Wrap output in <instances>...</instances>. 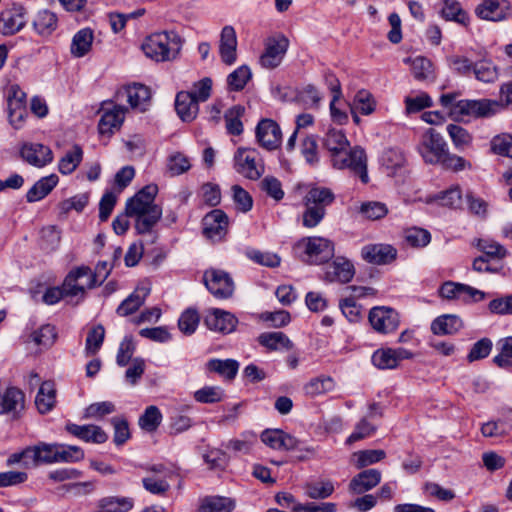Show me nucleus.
I'll list each match as a JSON object with an SVG mask.
<instances>
[{
    "label": "nucleus",
    "instance_id": "nucleus-29",
    "mask_svg": "<svg viewBox=\"0 0 512 512\" xmlns=\"http://www.w3.org/2000/svg\"><path fill=\"white\" fill-rule=\"evenodd\" d=\"M336 387L335 380L325 374L312 377L303 385V393L308 398H317L332 392Z\"/></svg>",
    "mask_w": 512,
    "mask_h": 512
},
{
    "label": "nucleus",
    "instance_id": "nucleus-43",
    "mask_svg": "<svg viewBox=\"0 0 512 512\" xmlns=\"http://www.w3.org/2000/svg\"><path fill=\"white\" fill-rule=\"evenodd\" d=\"M245 108L242 105H234L224 113L225 127L229 134L240 135L243 132L241 121Z\"/></svg>",
    "mask_w": 512,
    "mask_h": 512
},
{
    "label": "nucleus",
    "instance_id": "nucleus-32",
    "mask_svg": "<svg viewBox=\"0 0 512 512\" xmlns=\"http://www.w3.org/2000/svg\"><path fill=\"white\" fill-rule=\"evenodd\" d=\"M463 327L461 318L454 314H444L435 318L431 323L434 335H454Z\"/></svg>",
    "mask_w": 512,
    "mask_h": 512
},
{
    "label": "nucleus",
    "instance_id": "nucleus-56",
    "mask_svg": "<svg viewBox=\"0 0 512 512\" xmlns=\"http://www.w3.org/2000/svg\"><path fill=\"white\" fill-rule=\"evenodd\" d=\"M105 337V329L99 324L94 326L87 335L85 352L88 356L95 355L101 348Z\"/></svg>",
    "mask_w": 512,
    "mask_h": 512
},
{
    "label": "nucleus",
    "instance_id": "nucleus-55",
    "mask_svg": "<svg viewBox=\"0 0 512 512\" xmlns=\"http://www.w3.org/2000/svg\"><path fill=\"white\" fill-rule=\"evenodd\" d=\"M224 390L219 386H204L194 392V399L199 403L213 404L224 399Z\"/></svg>",
    "mask_w": 512,
    "mask_h": 512
},
{
    "label": "nucleus",
    "instance_id": "nucleus-34",
    "mask_svg": "<svg viewBox=\"0 0 512 512\" xmlns=\"http://www.w3.org/2000/svg\"><path fill=\"white\" fill-rule=\"evenodd\" d=\"M32 25L38 35L47 37L56 30L58 19L54 12L44 9L38 11L33 19Z\"/></svg>",
    "mask_w": 512,
    "mask_h": 512
},
{
    "label": "nucleus",
    "instance_id": "nucleus-17",
    "mask_svg": "<svg viewBox=\"0 0 512 512\" xmlns=\"http://www.w3.org/2000/svg\"><path fill=\"white\" fill-rule=\"evenodd\" d=\"M204 324L211 331L230 334L235 331L238 319L230 312L212 308L207 311Z\"/></svg>",
    "mask_w": 512,
    "mask_h": 512
},
{
    "label": "nucleus",
    "instance_id": "nucleus-46",
    "mask_svg": "<svg viewBox=\"0 0 512 512\" xmlns=\"http://www.w3.org/2000/svg\"><path fill=\"white\" fill-rule=\"evenodd\" d=\"M405 162L403 152L397 148L386 149L381 157V164L389 175H393L398 169L402 168Z\"/></svg>",
    "mask_w": 512,
    "mask_h": 512
},
{
    "label": "nucleus",
    "instance_id": "nucleus-15",
    "mask_svg": "<svg viewBox=\"0 0 512 512\" xmlns=\"http://www.w3.org/2000/svg\"><path fill=\"white\" fill-rule=\"evenodd\" d=\"M256 150L239 148L235 154V167L238 173L248 179L257 180L264 173V167L256 162Z\"/></svg>",
    "mask_w": 512,
    "mask_h": 512
},
{
    "label": "nucleus",
    "instance_id": "nucleus-60",
    "mask_svg": "<svg viewBox=\"0 0 512 512\" xmlns=\"http://www.w3.org/2000/svg\"><path fill=\"white\" fill-rule=\"evenodd\" d=\"M352 107L363 115L373 113L375 110V101L372 94L365 89L359 90L354 97Z\"/></svg>",
    "mask_w": 512,
    "mask_h": 512
},
{
    "label": "nucleus",
    "instance_id": "nucleus-37",
    "mask_svg": "<svg viewBox=\"0 0 512 512\" xmlns=\"http://www.w3.org/2000/svg\"><path fill=\"white\" fill-rule=\"evenodd\" d=\"M94 35L89 28L79 30L72 38L70 51L76 58L85 56L91 49Z\"/></svg>",
    "mask_w": 512,
    "mask_h": 512
},
{
    "label": "nucleus",
    "instance_id": "nucleus-21",
    "mask_svg": "<svg viewBox=\"0 0 512 512\" xmlns=\"http://www.w3.org/2000/svg\"><path fill=\"white\" fill-rule=\"evenodd\" d=\"M20 156L28 164L44 167L53 160L51 149L40 143L25 142L20 148Z\"/></svg>",
    "mask_w": 512,
    "mask_h": 512
},
{
    "label": "nucleus",
    "instance_id": "nucleus-1",
    "mask_svg": "<svg viewBox=\"0 0 512 512\" xmlns=\"http://www.w3.org/2000/svg\"><path fill=\"white\" fill-rule=\"evenodd\" d=\"M323 145L330 152L333 167L348 168L360 178L363 184L369 182L367 157L364 149L358 146L348 149L349 141L342 131L329 129L323 138Z\"/></svg>",
    "mask_w": 512,
    "mask_h": 512
},
{
    "label": "nucleus",
    "instance_id": "nucleus-5",
    "mask_svg": "<svg viewBox=\"0 0 512 512\" xmlns=\"http://www.w3.org/2000/svg\"><path fill=\"white\" fill-rule=\"evenodd\" d=\"M296 248L301 250V258L308 264H323L334 257V244L324 237H305L296 244Z\"/></svg>",
    "mask_w": 512,
    "mask_h": 512
},
{
    "label": "nucleus",
    "instance_id": "nucleus-26",
    "mask_svg": "<svg viewBox=\"0 0 512 512\" xmlns=\"http://www.w3.org/2000/svg\"><path fill=\"white\" fill-rule=\"evenodd\" d=\"M264 444L275 450H294L299 445V440L282 430H265L261 434Z\"/></svg>",
    "mask_w": 512,
    "mask_h": 512
},
{
    "label": "nucleus",
    "instance_id": "nucleus-57",
    "mask_svg": "<svg viewBox=\"0 0 512 512\" xmlns=\"http://www.w3.org/2000/svg\"><path fill=\"white\" fill-rule=\"evenodd\" d=\"M334 492L331 481L310 482L305 485V493L311 499H325Z\"/></svg>",
    "mask_w": 512,
    "mask_h": 512
},
{
    "label": "nucleus",
    "instance_id": "nucleus-58",
    "mask_svg": "<svg viewBox=\"0 0 512 512\" xmlns=\"http://www.w3.org/2000/svg\"><path fill=\"white\" fill-rule=\"evenodd\" d=\"M434 199L441 206L456 209L462 204V193L459 186H453L437 194Z\"/></svg>",
    "mask_w": 512,
    "mask_h": 512
},
{
    "label": "nucleus",
    "instance_id": "nucleus-42",
    "mask_svg": "<svg viewBox=\"0 0 512 512\" xmlns=\"http://www.w3.org/2000/svg\"><path fill=\"white\" fill-rule=\"evenodd\" d=\"M207 368L211 372H215L228 380H232L237 375L239 363L234 359H211L207 363Z\"/></svg>",
    "mask_w": 512,
    "mask_h": 512
},
{
    "label": "nucleus",
    "instance_id": "nucleus-53",
    "mask_svg": "<svg viewBox=\"0 0 512 512\" xmlns=\"http://www.w3.org/2000/svg\"><path fill=\"white\" fill-rule=\"evenodd\" d=\"M56 447V463L64 462H77L84 459V451L78 446L63 445L55 443Z\"/></svg>",
    "mask_w": 512,
    "mask_h": 512
},
{
    "label": "nucleus",
    "instance_id": "nucleus-52",
    "mask_svg": "<svg viewBox=\"0 0 512 512\" xmlns=\"http://www.w3.org/2000/svg\"><path fill=\"white\" fill-rule=\"evenodd\" d=\"M499 354L493 358V362L500 368L512 366V336L500 339L497 342Z\"/></svg>",
    "mask_w": 512,
    "mask_h": 512
},
{
    "label": "nucleus",
    "instance_id": "nucleus-38",
    "mask_svg": "<svg viewBox=\"0 0 512 512\" xmlns=\"http://www.w3.org/2000/svg\"><path fill=\"white\" fill-rule=\"evenodd\" d=\"M441 16L448 21H454L463 26L469 24V15L462 8L460 2L457 0H444L441 9Z\"/></svg>",
    "mask_w": 512,
    "mask_h": 512
},
{
    "label": "nucleus",
    "instance_id": "nucleus-54",
    "mask_svg": "<svg viewBox=\"0 0 512 512\" xmlns=\"http://www.w3.org/2000/svg\"><path fill=\"white\" fill-rule=\"evenodd\" d=\"M359 213L368 220H379L388 214L385 203L379 201L363 202L359 207Z\"/></svg>",
    "mask_w": 512,
    "mask_h": 512
},
{
    "label": "nucleus",
    "instance_id": "nucleus-19",
    "mask_svg": "<svg viewBox=\"0 0 512 512\" xmlns=\"http://www.w3.org/2000/svg\"><path fill=\"white\" fill-rule=\"evenodd\" d=\"M413 353L405 348H382L372 355V363L379 369H394L404 359H411Z\"/></svg>",
    "mask_w": 512,
    "mask_h": 512
},
{
    "label": "nucleus",
    "instance_id": "nucleus-59",
    "mask_svg": "<svg viewBox=\"0 0 512 512\" xmlns=\"http://www.w3.org/2000/svg\"><path fill=\"white\" fill-rule=\"evenodd\" d=\"M447 132L454 146L459 150H464L472 142V136L460 125L449 124L447 126Z\"/></svg>",
    "mask_w": 512,
    "mask_h": 512
},
{
    "label": "nucleus",
    "instance_id": "nucleus-41",
    "mask_svg": "<svg viewBox=\"0 0 512 512\" xmlns=\"http://www.w3.org/2000/svg\"><path fill=\"white\" fill-rule=\"evenodd\" d=\"M134 506L130 497L108 496L98 501V507L104 512H129Z\"/></svg>",
    "mask_w": 512,
    "mask_h": 512
},
{
    "label": "nucleus",
    "instance_id": "nucleus-20",
    "mask_svg": "<svg viewBox=\"0 0 512 512\" xmlns=\"http://www.w3.org/2000/svg\"><path fill=\"white\" fill-rule=\"evenodd\" d=\"M228 216L220 209H214L203 218V233L211 240H221L227 232Z\"/></svg>",
    "mask_w": 512,
    "mask_h": 512
},
{
    "label": "nucleus",
    "instance_id": "nucleus-36",
    "mask_svg": "<svg viewBox=\"0 0 512 512\" xmlns=\"http://www.w3.org/2000/svg\"><path fill=\"white\" fill-rule=\"evenodd\" d=\"M457 95L455 93L443 94L440 97V103L446 108H450V113L456 117L473 116L474 100H459L455 102Z\"/></svg>",
    "mask_w": 512,
    "mask_h": 512
},
{
    "label": "nucleus",
    "instance_id": "nucleus-45",
    "mask_svg": "<svg viewBox=\"0 0 512 512\" xmlns=\"http://www.w3.org/2000/svg\"><path fill=\"white\" fill-rule=\"evenodd\" d=\"M57 339V331L54 325L45 324L39 329L31 332L28 340L34 342L37 346H42L46 349L53 346Z\"/></svg>",
    "mask_w": 512,
    "mask_h": 512
},
{
    "label": "nucleus",
    "instance_id": "nucleus-2",
    "mask_svg": "<svg viewBox=\"0 0 512 512\" xmlns=\"http://www.w3.org/2000/svg\"><path fill=\"white\" fill-rule=\"evenodd\" d=\"M158 187L149 184L128 199L125 212L130 217H135V229L138 234L152 231L162 216V208L155 204Z\"/></svg>",
    "mask_w": 512,
    "mask_h": 512
},
{
    "label": "nucleus",
    "instance_id": "nucleus-44",
    "mask_svg": "<svg viewBox=\"0 0 512 512\" xmlns=\"http://www.w3.org/2000/svg\"><path fill=\"white\" fill-rule=\"evenodd\" d=\"M235 507L232 499L222 496H210L202 500L199 512H231Z\"/></svg>",
    "mask_w": 512,
    "mask_h": 512
},
{
    "label": "nucleus",
    "instance_id": "nucleus-7",
    "mask_svg": "<svg viewBox=\"0 0 512 512\" xmlns=\"http://www.w3.org/2000/svg\"><path fill=\"white\" fill-rule=\"evenodd\" d=\"M418 151L426 163L437 164L447 151V144L440 133L430 128L422 135Z\"/></svg>",
    "mask_w": 512,
    "mask_h": 512
},
{
    "label": "nucleus",
    "instance_id": "nucleus-61",
    "mask_svg": "<svg viewBox=\"0 0 512 512\" xmlns=\"http://www.w3.org/2000/svg\"><path fill=\"white\" fill-rule=\"evenodd\" d=\"M89 202L87 193L77 194L59 203L58 207L61 214H68L71 210L82 212Z\"/></svg>",
    "mask_w": 512,
    "mask_h": 512
},
{
    "label": "nucleus",
    "instance_id": "nucleus-39",
    "mask_svg": "<svg viewBox=\"0 0 512 512\" xmlns=\"http://www.w3.org/2000/svg\"><path fill=\"white\" fill-rule=\"evenodd\" d=\"M56 444H48L45 442H40L35 446H30L31 452V461L34 465H39L41 463L44 464H53L56 463Z\"/></svg>",
    "mask_w": 512,
    "mask_h": 512
},
{
    "label": "nucleus",
    "instance_id": "nucleus-63",
    "mask_svg": "<svg viewBox=\"0 0 512 512\" xmlns=\"http://www.w3.org/2000/svg\"><path fill=\"white\" fill-rule=\"evenodd\" d=\"M199 320V314L196 310L187 309L181 314L178 320V327L184 334L191 335L195 332Z\"/></svg>",
    "mask_w": 512,
    "mask_h": 512
},
{
    "label": "nucleus",
    "instance_id": "nucleus-40",
    "mask_svg": "<svg viewBox=\"0 0 512 512\" xmlns=\"http://www.w3.org/2000/svg\"><path fill=\"white\" fill-rule=\"evenodd\" d=\"M258 342L269 350H289L293 344L283 332H265L259 335Z\"/></svg>",
    "mask_w": 512,
    "mask_h": 512
},
{
    "label": "nucleus",
    "instance_id": "nucleus-13",
    "mask_svg": "<svg viewBox=\"0 0 512 512\" xmlns=\"http://www.w3.org/2000/svg\"><path fill=\"white\" fill-rule=\"evenodd\" d=\"M442 298L448 300H462L464 302H480L486 298V293L470 285L447 281L439 289Z\"/></svg>",
    "mask_w": 512,
    "mask_h": 512
},
{
    "label": "nucleus",
    "instance_id": "nucleus-50",
    "mask_svg": "<svg viewBox=\"0 0 512 512\" xmlns=\"http://www.w3.org/2000/svg\"><path fill=\"white\" fill-rule=\"evenodd\" d=\"M162 421V414L157 406H148L144 413L140 416L138 424L147 431L154 432L157 430Z\"/></svg>",
    "mask_w": 512,
    "mask_h": 512
},
{
    "label": "nucleus",
    "instance_id": "nucleus-11",
    "mask_svg": "<svg viewBox=\"0 0 512 512\" xmlns=\"http://www.w3.org/2000/svg\"><path fill=\"white\" fill-rule=\"evenodd\" d=\"M115 98L119 103L126 101L132 109L144 112L150 104L151 93L145 85L135 83L119 89Z\"/></svg>",
    "mask_w": 512,
    "mask_h": 512
},
{
    "label": "nucleus",
    "instance_id": "nucleus-28",
    "mask_svg": "<svg viewBox=\"0 0 512 512\" xmlns=\"http://www.w3.org/2000/svg\"><path fill=\"white\" fill-rule=\"evenodd\" d=\"M355 274L353 264L343 258H337L328 267L325 272V279L329 282L348 283Z\"/></svg>",
    "mask_w": 512,
    "mask_h": 512
},
{
    "label": "nucleus",
    "instance_id": "nucleus-8",
    "mask_svg": "<svg viewBox=\"0 0 512 512\" xmlns=\"http://www.w3.org/2000/svg\"><path fill=\"white\" fill-rule=\"evenodd\" d=\"M203 281L206 288L216 298L227 299L234 292V282L231 276L224 270L208 269L204 272Z\"/></svg>",
    "mask_w": 512,
    "mask_h": 512
},
{
    "label": "nucleus",
    "instance_id": "nucleus-6",
    "mask_svg": "<svg viewBox=\"0 0 512 512\" xmlns=\"http://www.w3.org/2000/svg\"><path fill=\"white\" fill-rule=\"evenodd\" d=\"M98 286V280L89 267L82 266L72 270L64 279L62 287L66 296L84 297L86 289H92Z\"/></svg>",
    "mask_w": 512,
    "mask_h": 512
},
{
    "label": "nucleus",
    "instance_id": "nucleus-25",
    "mask_svg": "<svg viewBox=\"0 0 512 512\" xmlns=\"http://www.w3.org/2000/svg\"><path fill=\"white\" fill-rule=\"evenodd\" d=\"M65 428L67 432L85 442L102 444L108 439L107 433L97 425H77L74 423H68Z\"/></svg>",
    "mask_w": 512,
    "mask_h": 512
},
{
    "label": "nucleus",
    "instance_id": "nucleus-9",
    "mask_svg": "<svg viewBox=\"0 0 512 512\" xmlns=\"http://www.w3.org/2000/svg\"><path fill=\"white\" fill-rule=\"evenodd\" d=\"M27 23V11L20 4H12L0 13V33L13 36L20 32Z\"/></svg>",
    "mask_w": 512,
    "mask_h": 512
},
{
    "label": "nucleus",
    "instance_id": "nucleus-18",
    "mask_svg": "<svg viewBox=\"0 0 512 512\" xmlns=\"http://www.w3.org/2000/svg\"><path fill=\"white\" fill-rule=\"evenodd\" d=\"M397 250L389 244H367L361 249L363 260L374 265H386L396 259Z\"/></svg>",
    "mask_w": 512,
    "mask_h": 512
},
{
    "label": "nucleus",
    "instance_id": "nucleus-30",
    "mask_svg": "<svg viewBox=\"0 0 512 512\" xmlns=\"http://www.w3.org/2000/svg\"><path fill=\"white\" fill-rule=\"evenodd\" d=\"M175 109L184 122L194 120L199 111V105L191 92L181 91L176 95Z\"/></svg>",
    "mask_w": 512,
    "mask_h": 512
},
{
    "label": "nucleus",
    "instance_id": "nucleus-64",
    "mask_svg": "<svg viewBox=\"0 0 512 512\" xmlns=\"http://www.w3.org/2000/svg\"><path fill=\"white\" fill-rule=\"evenodd\" d=\"M491 149L495 154L512 159V136L509 134L495 136L491 141Z\"/></svg>",
    "mask_w": 512,
    "mask_h": 512
},
{
    "label": "nucleus",
    "instance_id": "nucleus-31",
    "mask_svg": "<svg viewBox=\"0 0 512 512\" xmlns=\"http://www.w3.org/2000/svg\"><path fill=\"white\" fill-rule=\"evenodd\" d=\"M381 481V472L377 469H367L357 474L351 480L349 489L355 494H362L377 486Z\"/></svg>",
    "mask_w": 512,
    "mask_h": 512
},
{
    "label": "nucleus",
    "instance_id": "nucleus-22",
    "mask_svg": "<svg viewBox=\"0 0 512 512\" xmlns=\"http://www.w3.org/2000/svg\"><path fill=\"white\" fill-rule=\"evenodd\" d=\"M25 408L24 393L16 387H8L0 392V414L11 415L18 418Z\"/></svg>",
    "mask_w": 512,
    "mask_h": 512
},
{
    "label": "nucleus",
    "instance_id": "nucleus-23",
    "mask_svg": "<svg viewBox=\"0 0 512 512\" xmlns=\"http://www.w3.org/2000/svg\"><path fill=\"white\" fill-rule=\"evenodd\" d=\"M127 108L121 104L114 105L111 109L104 110L98 123V130L101 135L111 136L115 130H118L124 119Z\"/></svg>",
    "mask_w": 512,
    "mask_h": 512
},
{
    "label": "nucleus",
    "instance_id": "nucleus-62",
    "mask_svg": "<svg viewBox=\"0 0 512 512\" xmlns=\"http://www.w3.org/2000/svg\"><path fill=\"white\" fill-rule=\"evenodd\" d=\"M377 426L371 423L367 418H362L356 425L353 432L347 438V443L352 444L359 440L370 437L376 432Z\"/></svg>",
    "mask_w": 512,
    "mask_h": 512
},
{
    "label": "nucleus",
    "instance_id": "nucleus-3",
    "mask_svg": "<svg viewBox=\"0 0 512 512\" xmlns=\"http://www.w3.org/2000/svg\"><path fill=\"white\" fill-rule=\"evenodd\" d=\"M183 42L176 31H162L147 37L142 50L147 57L157 62L171 61L180 53Z\"/></svg>",
    "mask_w": 512,
    "mask_h": 512
},
{
    "label": "nucleus",
    "instance_id": "nucleus-4",
    "mask_svg": "<svg viewBox=\"0 0 512 512\" xmlns=\"http://www.w3.org/2000/svg\"><path fill=\"white\" fill-rule=\"evenodd\" d=\"M335 200L331 189L313 187L303 198L305 210L302 214V224L306 228H314L320 224L326 215V208Z\"/></svg>",
    "mask_w": 512,
    "mask_h": 512
},
{
    "label": "nucleus",
    "instance_id": "nucleus-33",
    "mask_svg": "<svg viewBox=\"0 0 512 512\" xmlns=\"http://www.w3.org/2000/svg\"><path fill=\"white\" fill-rule=\"evenodd\" d=\"M59 178L56 174L39 179L27 192V202L33 203L45 198L58 184Z\"/></svg>",
    "mask_w": 512,
    "mask_h": 512
},
{
    "label": "nucleus",
    "instance_id": "nucleus-35",
    "mask_svg": "<svg viewBox=\"0 0 512 512\" xmlns=\"http://www.w3.org/2000/svg\"><path fill=\"white\" fill-rule=\"evenodd\" d=\"M56 403V389L51 381L41 384L35 398V405L41 414L50 412Z\"/></svg>",
    "mask_w": 512,
    "mask_h": 512
},
{
    "label": "nucleus",
    "instance_id": "nucleus-47",
    "mask_svg": "<svg viewBox=\"0 0 512 512\" xmlns=\"http://www.w3.org/2000/svg\"><path fill=\"white\" fill-rule=\"evenodd\" d=\"M83 151L80 146L75 145L59 161V172L68 175L71 174L81 163Z\"/></svg>",
    "mask_w": 512,
    "mask_h": 512
},
{
    "label": "nucleus",
    "instance_id": "nucleus-16",
    "mask_svg": "<svg viewBox=\"0 0 512 512\" xmlns=\"http://www.w3.org/2000/svg\"><path fill=\"white\" fill-rule=\"evenodd\" d=\"M289 46V40L284 35H277L268 38L266 42L265 52L260 58V63L263 67L273 69L277 67Z\"/></svg>",
    "mask_w": 512,
    "mask_h": 512
},
{
    "label": "nucleus",
    "instance_id": "nucleus-49",
    "mask_svg": "<svg viewBox=\"0 0 512 512\" xmlns=\"http://www.w3.org/2000/svg\"><path fill=\"white\" fill-rule=\"evenodd\" d=\"M473 73L477 80L491 83L498 78V69L490 60H481L474 63Z\"/></svg>",
    "mask_w": 512,
    "mask_h": 512
},
{
    "label": "nucleus",
    "instance_id": "nucleus-48",
    "mask_svg": "<svg viewBox=\"0 0 512 512\" xmlns=\"http://www.w3.org/2000/svg\"><path fill=\"white\" fill-rule=\"evenodd\" d=\"M473 116L490 117L504 109L502 100L479 99L474 100Z\"/></svg>",
    "mask_w": 512,
    "mask_h": 512
},
{
    "label": "nucleus",
    "instance_id": "nucleus-10",
    "mask_svg": "<svg viewBox=\"0 0 512 512\" xmlns=\"http://www.w3.org/2000/svg\"><path fill=\"white\" fill-rule=\"evenodd\" d=\"M257 143L267 151H275L282 143V131L280 126L272 119L260 120L255 128Z\"/></svg>",
    "mask_w": 512,
    "mask_h": 512
},
{
    "label": "nucleus",
    "instance_id": "nucleus-27",
    "mask_svg": "<svg viewBox=\"0 0 512 512\" xmlns=\"http://www.w3.org/2000/svg\"><path fill=\"white\" fill-rule=\"evenodd\" d=\"M150 291L151 288L149 285L141 284L137 286L136 289L121 302L116 313L122 317L135 313L144 304Z\"/></svg>",
    "mask_w": 512,
    "mask_h": 512
},
{
    "label": "nucleus",
    "instance_id": "nucleus-51",
    "mask_svg": "<svg viewBox=\"0 0 512 512\" xmlns=\"http://www.w3.org/2000/svg\"><path fill=\"white\" fill-rule=\"evenodd\" d=\"M252 73L248 66L242 65L231 72L227 77L229 90L241 91L251 79Z\"/></svg>",
    "mask_w": 512,
    "mask_h": 512
},
{
    "label": "nucleus",
    "instance_id": "nucleus-12",
    "mask_svg": "<svg viewBox=\"0 0 512 512\" xmlns=\"http://www.w3.org/2000/svg\"><path fill=\"white\" fill-rule=\"evenodd\" d=\"M372 328L380 334H389L397 330L400 319L398 313L386 306L373 307L368 316Z\"/></svg>",
    "mask_w": 512,
    "mask_h": 512
},
{
    "label": "nucleus",
    "instance_id": "nucleus-24",
    "mask_svg": "<svg viewBox=\"0 0 512 512\" xmlns=\"http://www.w3.org/2000/svg\"><path fill=\"white\" fill-rule=\"evenodd\" d=\"M219 54L226 65H233L237 59V36L232 26H224L219 41Z\"/></svg>",
    "mask_w": 512,
    "mask_h": 512
},
{
    "label": "nucleus",
    "instance_id": "nucleus-14",
    "mask_svg": "<svg viewBox=\"0 0 512 512\" xmlns=\"http://www.w3.org/2000/svg\"><path fill=\"white\" fill-rule=\"evenodd\" d=\"M475 15L481 20L501 22L511 17V5L507 0H483L475 7Z\"/></svg>",
    "mask_w": 512,
    "mask_h": 512
}]
</instances>
